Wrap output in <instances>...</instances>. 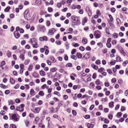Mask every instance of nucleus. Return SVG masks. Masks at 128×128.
<instances>
[{
	"mask_svg": "<svg viewBox=\"0 0 128 128\" xmlns=\"http://www.w3.org/2000/svg\"><path fill=\"white\" fill-rule=\"evenodd\" d=\"M57 6L58 8H60L62 6L61 4L60 3H58L57 4Z\"/></svg>",
	"mask_w": 128,
	"mask_h": 128,
	"instance_id": "0e129e2a",
	"label": "nucleus"
},
{
	"mask_svg": "<svg viewBox=\"0 0 128 128\" xmlns=\"http://www.w3.org/2000/svg\"><path fill=\"white\" fill-rule=\"evenodd\" d=\"M100 62L99 60H98L96 61V63L98 65H99L100 64Z\"/></svg>",
	"mask_w": 128,
	"mask_h": 128,
	"instance_id": "680f3d73",
	"label": "nucleus"
},
{
	"mask_svg": "<svg viewBox=\"0 0 128 128\" xmlns=\"http://www.w3.org/2000/svg\"><path fill=\"white\" fill-rule=\"evenodd\" d=\"M91 66L93 68L96 70H97L98 68L97 66L95 65L94 64H91Z\"/></svg>",
	"mask_w": 128,
	"mask_h": 128,
	"instance_id": "2eb2a0df",
	"label": "nucleus"
},
{
	"mask_svg": "<svg viewBox=\"0 0 128 128\" xmlns=\"http://www.w3.org/2000/svg\"><path fill=\"white\" fill-rule=\"evenodd\" d=\"M54 94L57 95L58 96H60V92L57 91H54Z\"/></svg>",
	"mask_w": 128,
	"mask_h": 128,
	"instance_id": "c9c22d12",
	"label": "nucleus"
},
{
	"mask_svg": "<svg viewBox=\"0 0 128 128\" xmlns=\"http://www.w3.org/2000/svg\"><path fill=\"white\" fill-rule=\"evenodd\" d=\"M30 60L29 59L26 60L24 62V64L25 65L28 64L30 62Z\"/></svg>",
	"mask_w": 128,
	"mask_h": 128,
	"instance_id": "c85d7f7f",
	"label": "nucleus"
},
{
	"mask_svg": "<svg viewBox=\"0 0 128 128\" xmlns=\"http://www.w3.org/2000/svg\"><path fill=\"white\" fill-rule=\"evenodd\" d=\"M116 20L118 24H119L121 23V22L119 18H116Z\"/></svg>",
	"mask_w": 128,
	"mask_h": 128,
	"instance_id": "4d7b16f0",
	"label": "nucleus"
},
{
	"mask_svg": "<svg viewBox=\"0 0 128 128\" xmlns=\"http://www.w3.org/2000/svg\"><path fill=\"white\" fill-rule=\"evenodd\" d=\"M5 94H8L10 93V91L9 90H6L5 91Z\"/></svg>",
	"mask_w": 128,
	"mask_h": 128,
	"instance_id": "bf43d9fd",
	"label": "nucleus"
},
{
	"mask_svg": "<svg viewBox=\"0 0 128 128\" xmlns=\"http://www.w3.org/2000/svg\"><path fill=\"white\" fill-rule=\"evenodd\" d=\"M95 83L97 85L99 84L100 83V81L99 80L97 79L95 82Z\"/></svg>",
	"mask_w": 128,
	"mask_h": 128,
	"instance_id": "c03bdc74",
	"label": "nucleus"
},
{
	"mask_svg": "<svg viewBox=\"0 0 128 128\" xmlns=\"http://www.w3.org/2000/svg\"><path fill=\"white\" fill-rule=\"evenodd\" d=\"M109 16L110 18V20L109 19L108 20V25L110 26H111V28H112L111 22H112V19L111 18H112V16L111 15H109Z\"/></svg>",
	"mask_w": 128,
	"mask_h": 128,
	"instance_id": "1a4fd4ad",
	"label": "nucleus"
},
{
	"mask_svg": "<svg viewBox=\"0 0 128 128\" xmlns=\"http://www.w3.org/2000/svg\"><path fill=\"white\" fill-rule=\"evenodd\" d=\"M9 115L10 116V120L15 122H18L19 120V116L17 114H12L10 113L9 114Z\"/></svg>",
	"mask_w": 128,
	"mask_h": 128,
	"instance_id": "f03ea898",
	"label": "nucleus"
},
{
	"mask_svg": "<svg viewBox=\"0 0 128 128\" xmlns=\"http://www.w3.org/2000/svg\"><path fill=\"white\" fill-rule=\"evenodd\" d=\"M40 110V108H37L34 109L33 112L35 113H38Z\"/></svg>",
	"mask_w": 128,
	"mask_h": 128,
	"instance_id": "6ab92c4d",
	"label": "nucleus"
},
{
	"mask_svg": "<svg viewBox=\"0 0 128 128\" xmlns=\"http://www.w3.org/2000/svg\"><path fill=\"white\" fill-rule=\"evenodd\" d=\"M24 104H21L20 106H19L16 108L17 110L19 111L20 112H22L24 110Z\"/></svg>",
	"mask_w": 128,
	"mask_h": 128,
	"instance_id": "0eeeda50",
	"label": "nucleus"
},
{
	"mask_svg": "<svg viewBox=\"0 0 128 128\" xmlns=\"http://www.w3.org/2000/svg\"><path fill=\"white\" fill-rule=\"evenodd\" d=\"M50 59L53 63H54L56 61L54 57L53 56H50Z\"/></svg>",
	"mask_w": 128,
	"mask_h": 128,
	"instance_id": "dca6fc26",
	"label": "nucleus"
},
{
	"mask_svg": "<svg viewBox=\"0 0 128 128\" xmlns=\"http://www.w3.org/2000/svg\"><path fill=\"white\" fill-rule=\"evenodd\" d=\"M55 42L58 45H60L61 44V42L60 41H56V42Z\"/></svg>",
	"mask_w": 128,
	"mask_h": 128,
	"instance_id": "69168bd1",
	"label": "nucleus"
},
{
	"mask_svg": "<svg viewBox=\"0 0 128 128\" xmlns=\"http://www.w3.org/2000/svg\"><path fill=\"white\" fill-rule=\"evenodd\" d=\"M50 24V22L49 21H46V26H49Z\"/></svg>",
	"mask_w": 128,
	"mask_h": 128,
	"instance_id": "09e8293b",
	"label": "nucleus"
},
{
	"mask_svg": "<svg viewBox=\"0 0 128 128\" xmlns=\"http://www.w3.org/2000/svg\"><path fill=\"white\" fill-rule=\"evenodd\" d=\"M40 67V66L38 64L36 65L35 67V69L36 70H38Z\"/></svg>",
	"mask_w": 128,
	"mask_h": 128,
	"instance_id": "e2e57ef3",
	"label": "nucleus"
},
{
	"mask_svg": "<svg viewBox=\"0 0 128 128\" xmlns=\"http://www.w3.org/2000/svg\"><path fill=\"white\" fill-rule=\"evenodd\" d=\"M8 104L10 105V104H12L14 103V102L12 101V100H8Z\"/></svg>",
	"mask_w": 128,
	"mask_h": 128,
	"instance_id": "f704fd0d",
	"label": "nucleus"
},
{
	"mask_svg": "<svg viewBox=\"0 0 128 128\" xmlns=\"http://www.w3.org/2000/svg\"><path fill=\"white\" fill-rule=\"evenodd\" d=\"M42 3V0H37L35 2V4L37 5H40Z\"/></svg>",
	"mask_w": 128,
	"mask_h": 128,
	"instance_id": "4468645a",
	"label": "nucleus"
},
{
	"mask_svg": "<svg viewBox=\"0 0 128 128\" xmlns=\"http://www.w3.org/2000/svg\"><path fill=\"white\" fill-rule=\"evenodd\" d=\"M6 55L8 58L10 57L12 55V53L10 51L8 50L7 52Z\"/></svg>",
	"mask_w": 128,
	"mask_h": 128,
	"instance_id": "b1692460",
	"label": "nucleus"
},
{
	"mask_svg": "<svg viewBox=\"0 0 128 128\" xmlns=\"http://www.w3.org/2000/svg\"><path fill=\"white\" fill-rule=\"evenodd\" d=\"M57 70V69L55 68H52L50 69V72H56Z\"/></svg>",
	"mask_w": 128,
	"mask_h": 128,
	"instance_id": "4be33fe9",
	"label": "nucleus"
},
{
	"mask_svg": "<svg viewBox=\"0 0 128 128\" xmlns=\"http://www.w3.org/2000/svg\"><path fill=\"white\" fill-rule=\"evenodd\" d=\"M73 106L76 107L78 106V104L77 102H74L73 104Z\"/></svg>",
	"mask_w": 128,
	"mask_h": 128,
	"instance_id": "338daca9",
	"label": "nucleus"
},
{
	"mask_svg": "<svg viewBox=\"0 0 128 128\" xmlns=\"http://www.w3.org/2000/svg\"><path fill=\"white\" fill-rule=\"evenodd\" d=\"M21 43L22 45H24L26 43V42L25 40H24L21 42Z\"/></svg>",
	"mask_w": 128,
	"mask_h": 128,
	"instance_id": "052dcab7",
	"label": "nucleus"
},
{
	"mask_svg": "<svg viewBox=\"0 0 128 128\" xmlns=\"http://www.w3.org/2000/svg\"><path fill=\"white\" fill-rule=\"evenodd\" d=\"M104 70V68L102 67L100 68L99 69H98V71L100 72H102Z\"/></svg>",
	"mask_w": 128,
	"mask_h": 128,
	"instance_id": "a19ab883",
	"label": "nucleus"
},
{
	"mask_svg": "<svg viewBox=\"0 0 128 128\" xmlns=\"http://www.w3.org/2000/svg\"><path fill=\"white\" fill-rule=\"evenodd\" d=\"M86 49L87 50L90 51L91 50V49L90 46H88L86 47Z\"/></svg>",
	"mask_w": 128,
	"mask_h": 128,
	"instance_id": "6e6d98bb",
	"label": "nucleus"
},
{
	"mask_svg": "<svg viewBox=\"0 0 128 128\" xmlns=\"http://www.w3.org/2000/svg\"><path fill=\"white\" fill-rule=\"evenodd\" d=\"M122 115V113L121 112H118L117 113L116 116L118 118H120Z\"/></svg>",
	"mask_w": 128,
	"mask_h": 128,
	"instance_id": "2f4dec72",
	"label": "nucleus"
},
{
	"mask_svg": "<svg viewBox=\"0 0 128 128\" xmlns=\"http://www.w3.org/2000/svg\"><path fill=\"white\" fill-rule=\"evenodd\" d=\"M120 51L121 54H122L124 56L126 54V52H125L123 48H121Z\"/></svg>",
	"mask_w": 128,
	"mask_h": 128,
	"instance_id": "ddd939ff",
	"label": "nucleus"
},
{
	"mask_svg": "<svg viewBox=\"0 0 128 128\" xmlns=\"http://www.w3.org/2000/svg\"><path fill=\"white\" fill-rule=\"evenodd\" d=\"M86 10L88 14V15L89 16H91L92 15V12L90 10L89 8L88 7H86Z\"/></svg>",
	"mask_w": 128,
	"mask_h": 128,
	"instance_id": "6e6552de",
	"label": "nucleus"
},
{
	"mask_svg": "<svg viewBox=\"0 0 128 128\" xmlns=\"http://www.w3.org/2000/svg\"><path fill=\"white\" fill-rule=\"evenodd\" d=\"M87 40L86 38L83 37L82 38V42L84 44H86L87 43Z\"/></svg>",
	"mask_w": 128,
	"mask_h": 128,
	"instance_id": "f3484780",
	"label": "nucleus"
},
{
	"mask_svg": "<svg viewBox=\"0 0 128 128\" xmlns=\"http://www.w3.org/2000/svg\"><path fill=\"white\" fill-rule=\"evenodd\" d=\"M46 114V112L44 111L42 112L41 115L42 116V118H44L45 116V115Z\"/></svg>",
	"mask_w": 128,
	"mask_h": 128,
	"instance_id": "a18cd8bd",
	"label": "nucleus"
},
{
	"mask_svg": "<svg viewBox=\"0 0 128 128\" xmlns=\"http://www.w3.org/2000/svg\"><path fill=\"white\" fill-rule=\"evenodd\" d=\"M20 55L19 56V58L22 59V60H24L25 58L24 56L25 51L23 50H20Z\"/></svg>",
	"mask_w": 128,
	"mask_h": 128,
	"instance_id": "423d86ee",
	"label": "nucleus"
},
{
	"mask_svg": "<svg viewBox=\"0 0 128 128\" xmlns=\"http://www.w3.org/2000/svg\"><path fill=\"white\" fill-rule=\"evenodd\" d=\"M30 41L33 48H37L38 47V44L37 41L36 39L35 38H31L30 40Z\"/></svg>",
	"mask_w": 128,
	"mask_h": 128,
	"instance_id": "7ed1b4c3",
	"label": "nucleus"
},
{
	"mask_svg": "<svg viewBox=\"0 0 128 128\" xmlns=\"http://www.w3.org/2000/svg\"><path fill=\"white\" fill-rule=\"evenodd\" d=\"M10 7L9 6L7 7L4 9V11L5 12H8L9 11L10 9Z\"/></svg>",
	"mask_w": 128,
	"mask_h": 128,
	"instance_id": "c756f323",
	"label": "nucleus"
},
{
	"mask_svg": "<svg viewBox=\"0 0 128 128\" xmlns=\"http://www.w3.org/2000/svg\"><path fill=\"white\" fill-rule=\"evenodd\" d=\"M97 45L100 47L102 46V44L101 42H99L97 43Z\"/></svg>",
	"mask_w": 128,
	"mask_h": 128,
	"instance_id": "49530a36",
	"label": "nucleus"
},
{
	"mask_svg": "<svg viewBox=\"0 0 128 128\" xmlns=\"http://www.w3.org/2000/svg\"><path fill=\"white\" fill-rule=\"evenodd\" d=\"M95 35L96 36V38L97 39L98 38L100 37V34H98L96 33Z\"/></svg>",
	"mask_w": 128,
	"mask_h": 128,
	"instance_id": "e433bc0d",
	"label": "nucleus"
},
{
	"mask_svg": "<svg viewBox=\"0 0 128 128\" xmlns=\"http://www.w3.org/2000/svg\"><path fill=\"white\" fill-rule=\"evenodd\" d=\"M87 127L88 128H91L94 127V126L93 124L88 123L87 125Z\"/></svg>",
	"mask_w": 128,
	"mask_h": 128,
	"instance_id": "bb28decb",
	"label": "nucleus"
},
{
	"mask_svg": "<svg viewBox=\"0 0 128 128\" xmlns=\"http://www.w3.org/2000/svg\"><path fill=\"white\" fill-rule=\"evenodd\" d=\"M0 87L4 89H6L7 88V86L2 84H0Z\"/></svg>",
	"mask_w": 128,
	"mask_h": 128,
	"instance_id": "7c9ffc66",
	"label": "nucleus"
},
{
	"mask_svg": "<svg viewBox=\"0 0 128 128\" xmlns=\"http://www.w3.org/2000/svg\"><path fill=\"white\" fill-rule=\"evenodd\" d=\"M64 52V50L62 49H60L59 50V51L58 52V53H60L61 54L63 53Z\"/></svg>",
	"mask_w": 128,
	"mask_h": 128,
	"instance_id": "864d4df0",
	"label": "nucleus"
},
{
	"mask_svg": "<svg viewBox=\"0 0 128 128\" xmlns=\"http://www.w3.org/2000/svg\"><path fill=\"white\" fill-rule=\"evenodd\" d=\"M55 31V29L54 28H52L50 30L48 33L52 35L54 34Z\"/></svg>",
	"mask_w": 128,
	"mask_h": 128,
	"instance_id": "f8f14e48",
	"label": "nucleus"
},
{
	"mask_svg": "<svg viewBox=\"0 0 128 128\" xmlns=\"http://www.w3.org/2000/svg\"><path fill=\"white\" fill-rule=\"evenodd\" d=\"M128 63V60H126L124 61L122 64L124 66H125Z\"/></svg>",
	"mask_w": 128,
	"mask_h": 128,
	"instance_id": "37998d69",
	"label": "nucleus"
},
{
	"mask_svg": "<svg viewBox=\"0 0 128 128\" xmlns=\"http://www.w3.org/2000/svg\"><path fill=\"white\" fill-rule=\"evenodd\" d=\"M35 92L32 89H31L30 92V94L32 96H34V95Z\"/></svg>",
	"mask_w": 128,
	"mask_h": 128,
	"instance_id": "393cba45",
	"label": "nucleus"
},
{
	"mask_svg": "<svg viewBox=\"0 0 128 128\" xmlns=\"http://www.w3.org/2000/svg\"><path fill=\"white\" fill-rule=\"evenodd\" d=\"M10 82L12 84H14L15 83V80L12 78H10Z\"/></svg>",
	"mask_w": 128,
	"mask_h": 128,
	"instance_id": "412c9836",
	"label": "nucleus"
},
{
	"mask_svg": "<svg viewBox=\"0 0 128 128\" xmlns=\"http://www.w3.org/2000/svg\"><path fill=\"white\" fill-rule=\"evenodd\" d=\"M14 34L15 37L16 38H18L20 36L18 32H17L14 31Z\"/></svg>",
	"mask_w": 128,
	"mask_h": 128,
	"instance_id": "9b49d317",
	"label": "nucleus"
},
{
	"mask_svg": "<svg viewBox=\"0 0 128 128\" xmlns=\"http://www.w3.org/2000/svg\"><path fill=\"white\" fill-rule=\"evenodd\" d=\"M41 76H44L46 75L45 72L42 70L39 72Z\"/></svg>",
	"mask_w": 128,
	"mask_h": 128,
	"instance_id": "a211bd4d",
	"label": "nucleus"
},
{
	"mask_svg": "<svg viewBox=\"0 0 128 128\" xmlns=\"http://www.w3.org/2000/svg\"><path fill=\"white\" fill-rule=\"evenodd\" d=\"M113 35L114 37L116 38H117L118 36V34L116 33H114Z\"/></svg>",
	"mask_w": 128,
	"mask_h": 128,
	"instance_id": "473e14b6",
	"label": "nucleus"
},
{
	"mask_svg": "<svg viewBox=\"0 0 128 128\" xmlns=\"http://www.w3.org/2000/svg\"><path fill=\"white\" fill-rule=\"evenodd\" d=\"M66 67H72V63H68L66 64Z\"/></svg>",
	"mask_w": 128,
	"mask_h": 128,
	"instance_id": "72a5a7b5",
	"label": "nucleus"
},
{
	"mask_svg": "<svg viewBox=\"0 0 128 128\" xmlns=\"http://www.w3.org/2000/svg\"><path fill=\"white\" fill-rule=\"evenodd\" d=\"M38 74L36 72H34L33 74V76L35 78H38Z\"/></svg>",
	"mask_w": 128,
	"mask_h": 128,
	"instance_id": "a878e982",
	"label": "nucleus"
},
{
	"mask_svg": "<svg viewBox=\"0 0 128 128\" xmlns=\"http://www.w3.org/2000/svg\"><path fill=\"white\" fill-rule=\"evenodd\" d=\"M90 116L89 115H86L85 116V118L86 119H88L90 118Z\"/></svg>",
	"mask_w": 128,
	"mask_h": 128,
	"instance_id": "13d9d810",
	"label": "nucleus"
},
{
	"mask_svg": "<svg viewBox=\"0 0 128 128\" xmlns=\"http://www.w3.org/2000/svg\"><path fill=\"white\" fill-rule=\"evenodd\" d=\"M38 94L41 96H43L44 94L42 91H40L38 93Z\"/></svg>",
	"mask_w": 128,
	"mask_h": 128,
	"instance_id": "58836bf2",
	"label": "nucleus"
},
{
	"mask_svg": "<svg viewBox=\"0 0 128 128\" xmlns=\"http://www.w3.org/2000/svg\"><path fill=\"white\" fill-rule=\"evenodd\" d=\"M90 54L89 52H88L86 54L83 56L84 58L85 59L88 58L90 57Z\"/></svg>",
	"mask_w": 128,
	"mask_h": 128,
	"instance_id": "9d476101",
	"label": "nucleus"
},
{
	"mask_svg": "<svg viewBox=\"0 0 128 128\" xmlns=\"http://www.w3.org/2000/svg\"><path fill=\"white\" fill-rule=\"evenodd\" d=\"M118 83L120 84H121L123 82V81L122 79H119L118 81Z\"/></svg>",
	"mask_w": 128,
	"mask_h": 128,
	"instance_id": "de8ad7c7",
	"label": "nucleus"
},
{
	"mask_svg": "<svg viewBox=\"0 0 128 128\" xmlns=\"http://www.w3.org/2000/svg\"><path fill=\"white\" fill-rule=\"evenodd\" d=\"M48 12H52L53 10L52 8L50 7H48Z\"/></svg>",
	"mask_w": 128,
	"mask_h": 128,
	"instance_id": "ea45409f",
	"label": "nucleus"
},
{
	"mask_svg": "<svg viewBox=\"0 0 128 128\" xmlns=\"http://www.w3.org/2000/svg\"><path fill=\"white\" fill-rule=\"evenodd\" d=\"M71 18L72 20V22L74 24V25L78 26L80 24L79 17L73 15L71 16Z\"/></svg>",
	"mask_w": 128,
	"mask_h": 128,
	"instance_id": "f257e3e1",
	"label": "nucleus"
},
{
	"mask_svg": "<svg viewBox=\"0 0 128 128\" xmlns=\"http://www.w3.org/2000/svg\"><path fill=\"white\" fill-rule=\"evenodd\" d=\"M33 67V65L30 64L29 65V67L28 68V70L29 71H31L32 70Z\"/></svg>",
	"mask_w": 128,
	"mask_h": 128,
	"instance_id": "5701e85b",
	"label": "nucleus"
},
{
	"mask_svg": "<svg viewBox=\"0 0 128 128\" xmlns=\"http://www.w3.org/2000/svg\"><path fill=\"white\" fill-rule=\"evenodd\" d=\"M6 64V62L4 61H2L1 63V66H3L4 65Z\"/></svg>",
	"mask_w": 128,
	"mask_h": 128,
	"instance_id": "603ef678",
	"label": "nucleus"
},
{
	"mask_svg": "<svg viewBox=\"0 0 128 128\" xmlns=\"http://www.w3.org/2000/svg\"><path fill=\"white\" fill-rule=\"evenodd\" d=\"M72 45L74 47H76L79 46V44L77 43H72Z\"/></svg>",
	"mask_w": 128,
	"mask_h": 128,
	"instance_id": "cd10ccee",
	"label": "nucleus"
},
{
	"mask_svg": "<svg viewBox=\"0 0 128 128\" xmlns=\"http://www.w3.org/2000/svg\"><path fill=\"white\" fill-rule=\"evenodd\" d=\"M106 45L107 47L108 48H110L111 46V44L110 43H107Z\"/></svg>",
	"mask_w": 128,
	"mask_h": 128,
	"instance_id": "774afa93",
	"label": "nucleus"
},
{
	"mask_svg": "<svg viewBox=\"0 0 128 128\" xmlns=\"http://www.w3.org/2000/svg\"><path fill=\"white\" fill-rule=\"evenodd\" d=\"M37 28L38 30L42 32H44L46 30L45 27L44 26L39 25L37 26Z\"/></svg>",
	"mask_w": 128,
	"mask_h": 128,
	"instance_id": "39448f33",
	"label": "nucleus"
},
{
	"mask_svg": "<svg viewBox=\"0 0 128 128\" xmlns=\"http://www.w3.org/2000/svg\"><path fill=\"white\" fill-rule=\"evenodd\" d=\"M88 21V18L86 17H84V18L82 22H84V23H86Z\"/></svg>",
	"mask_w": 128,
	"mask_h": 128,
	"instance_id": "79ce46f5",
	"label": "nucleus"
},
{
	"mask_svg": "<svg viewBox=\"0 0 128 128\" xmlns=\"http://www.w3.org/2000/svg\"><path fill=\"white\" fill-rule=\"evenodd\" d=\"M79 49L82 51H84L85 50L84 48L82 46L80 47Z\"/></svg>",
	"mask_w": 128,
	"mask_h": 128,
	"instance_id": "5fc2aeb1",
	"label": "nucleus"
},
{
	"mask_svg": "<svg viewBox=\"0 0 128 128\" xmlns=\"http://www.w3.org/2000/svg\"><path fill=\"white\" fill-rule=\"evenodd\" d=\"M76 56L78 58H82V55L80 52H78L76 54Z\"/></svg>",
	"mask_w": 128,
	"mask_h": 128,
	"instance_id": "aec40b11",
	"label": "nucleus"
},
{
	"mask_svg": "<svg viewBox=\"0 0 128 128\" xmlns=\"http://www.w3.org/2000/svg\"><path fill=\"white\" fill-rule=\"evenodd\" d=\"M29 12V10H25L24 13V17L27 20H29L30 19L31 16Z\"/></svg>",
	"mask_w": 128,
	"mask_h": 128,
	"instance_id": "20e7f679",
	"label": "nucleus"
},
{
	"mask_svg": "<svg viewBox=\"0 0 128 128\" xmlns=\"http://www.w3.org/2000/svg\"><path fill=\"white\" fill-rule=\"evenodd\" d=\"M71 57L74 60H76L77 59L75 55L72 56Z\"/></svg>",
	"mask_w": 128,
	"mask_h": 128,
	"instance_id": "3c124183",
	"label": "nucleus"
},
{
	"mask_svg": "<svg viewBox=\"0 0 128 128\" xmlns=\"http://www.w3.org/2000/svg\"><path fill=\"white\" fill-rule=\"evenodd\" d=\"M104 121L105 123L106 124L108 123L109 122V120L106 118L104 119Z\"/></svg>",
	"mask_w": 128,
	"mask_h": 128,
	"instance_id": "8fccbe9b",
	"label": "nucleus"
},
{
	"mask_svg": "<svg viewBox=\"0 0 128 128\" xmlns=\"http://www.w3.org/2000/svg\"><path fill=\"white\" fill-rule=\"evenodd\" d=\"M116 60L118 62L121 61V58L118 56L116 58Z\"/></svg>",
	"mask_w": 128,
	"mask_h": 128,
	"instance_id": "4c0bfd02",
	"label": "nucleus"
}]
</instances>
